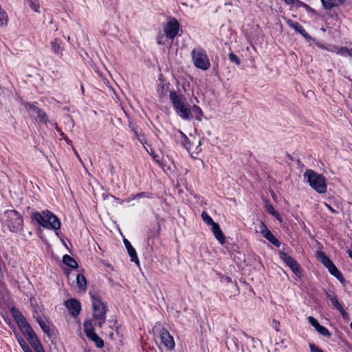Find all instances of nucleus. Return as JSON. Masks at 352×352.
Here are the masks:
<instances>
[{
    "mask_svg": "<svg viewBox=\"0 0 352 352\" xmlns=\"http://www.w3.org/2000/svg\"><path fill=\"white\" fill-rule=\"evenodd\" d=\"M154 158L155 159L156 161L159 162V159H158V157L157 155H155Z\"/></svg>",
    "mask_w": 352,
    "mask_h": 352,
    "instance_id": "nucleus-53",
    "label": "nucleus"
},
{
    "mask_svg": "<svg viewBox=\"0 0 352 352\" xmlns=\"http://www.w3.org/2000/svg\"><path fill=\"white\" fill-rule=\"evenodd\" d=\"M309 348H310L311 352H323L320 349H319L318 346H316L314 344H310Z\"/></svg>",
    "mask_w": 352,
    "mask_h": 352,
    "instance_id": "nucleus-41",
    "label": "nucleus"
},
{
    "mask_svg": "<svg viewBox=\"0 0 352 352\" xmlns=\"http://www.w3.org/2000/svg\"><path fill=\"white\" fill-rule=\"evenodd\" d=\"M17 324L19 327V328L21 329V330L25 327V326L26 325H28L29 323L28 322V321L26 320V319L24 318L23 319L19 320L17 322Z\"/></svg>",
    "mask_w": 352,
    "mask_h": 352,
    "instance_id": "nucleus-40",
    "label": "nucleus"
},
{
    "mask_svg": "<svg viewBox=\"0 0 352 352\" xmlns=\"http://www.w3.org/2000/svg\"><path fill=\"white\" fill-rule=\"evenodd\" d=\"M229 58L230 60L232 63H234L236 65H240V60L239 58L233 53H230L229 54Z\"/></svg>",
    "mask_w": 352,
    "mask_h": 352,
    "instance_id": "nucleus-37",
    "label": "nucleus"
},
{
    "mask_svg": "<svg viewBox=\"0 0 352 352\" xmlns=\"http://www.w3.org/2000/svg\"><path fill=\"white\" fill-rule=\"evenodd\" d=\"M28 340L36 352H43V349L36 335L28 338Z\"/></svg>",
    "mask_w": 352,
    "mask_h": 352,
    "instance_id": "nucleus-21",
    "label": "nucleus"
},
{
    "mask_svg": "<svg viewBox=\"0 0 352 352\" xmlns=\"http://www.w3.org/2000/svg\"><path fill=\"white\" fill-rule=\"evenodd\" d=\"M282 1H284L285 3H287L290 2L292 0H282Z\"/></svg>",
    "mask_w": 352,
    "mask_h": 352,
    "instance_id": "nucleus-52",
    "label": "nucleus"
},
{
    "mask_svg": "<svg viewBox=\"0 0 352 352\" xmlns=\"http://www.w3.org/2000/svg\"><path fill=\"white\" fill-rule=\"evenodd\" d=\"M85 333L87 338L94 341L98 348H102L104 346L103 340L95 333L93 324L91 320H86L84 324Z\"/></svg>",
    "mask_w": 352,
    "mask_h": 352,
    "instance_id": "nucleus-8",
    "label": "nucleus"
},
{
    "mask_svg": "<svg viewBox=\"0 0 352 352\" xmlns=\"http://www.w3.org/2000/svg\"><path fill=\"white\" fill-rule=\"evenodd\" d=\"M60 41L56 38L54 41L51 43V46L53 52L55 54L62 56V47L60 46Z\"/></svg>",
    "mask_w": 352,
    "mask_h": 352,
    "instance_id": "nucleus-26",
    "label": "nucleus"
},
{
    "mask_svg": "<svg viewBox=\"0 0 352 352\" xmlns=\"http://www.w3.org/2000/svg\"><path fill=\"white\" fill-rule=\"evenodd\" d=\"M193 111L197 115L201 113V109L195 105L193 107Z\"/></svg>",
    "mask_w": 352,
    "mask_h": 352,
    "instance_id": "nucleus-43",
    "label": "nucleus"
},
{
    "mask_svg": "<svg viewBox=\"0 0 352 352\" xmlns=\"http://www.w3.org/2000/svg\"><path fill=\"white\" fill-rule=\"evenodd\" d=\"M8 16L6 12L0 6V27H4L8 25Z\"/></svg>",
    "mask_w": 352,
    "mask_h": 352,
    "instance_id": "nucleus-27",
    "label": "nucleus"
},
{
    "mask_svg": "<svg viewBox=\"0 0 352 352\" xmlns=\"http://www.w3.org/2000/svg\"><path fill=\"white\" fill-rule=\"evenodd\" d=\"M318 259L327 267L329 273L338 278L339 280L342 281L343 276L342 273L338 270L336 266L333 263L330 258L322 251L317 252Z\"/></svg>",
    "mask_w": 352,
    "mask_h": 352,
    "instance_id": "nucleus-6",
    "label": "nucleus"
},
{
    "mask_svg": "<svg viewBox=\"0 0 352 352\" xmlns=\"http://www.w3.org/2000/svg\"><path fill=\"white\" fill-rule=\"evenodd\" d=\"M129 128L131 129V130L133 132L135 138H138L139 141L142 142L141 139L138 136L137 126H135L134 124H133L131 122H129Z\"/></svg>",
    "mask_w": 352,
    "mask_h": 352,
    "instance_id": "nucleus-36",
    "label": "nucleus"
},
{
    "mask_svg": "<svg viewBox=\"0 0 352 352\" xmlns=\"http://www.w3.org/2000/svg\"><path fill=\"white\" fill-rule=\"evenodd\" d=\"M170 100L177 113L183 119L192 118L190 109L186 106L183 96L176 91H170Z\"/></svg>",
    "mask_w": 352,
    "mask_h": 352,
    "instance_id": "nucleus-2",
    "label": "nucleus"
},
{
    "mask_svg": "<svg viewBox=\"0 0 352 352\" xmlns=\"http://www.w3.org/2000/svg\"><path fill=\"white\" fill-rule=\"evenodd\" d=\"M11 312L16 322L24 318V316L22 315L21 311L16 308H12Z\"/></svg>",
    "mask_w": 352,
    "mask_h": 352,
    "instance_id": "nucleus-32",
    "label": "nucleus"
},
{
    "mask_svg": "<svg viewBox=\"0 0 352 352\" xmlns=\"http://www.w3.org/2000/svg\"><path fill=\"white\" fill-rule=\"evenodd\" d=\"M124 243L125 247L128 251L129 255L131 257V260L133 262H135L136 263H138L139 260H138L135 250L133 248L131 243L127 239H124Z\"/></svg>",
    "mask_w": 352,
    "mask_h": 352,
    "instance_id": "nucleus-18",
    "label": "nucleus"
},
{
    "mask_svg": "<svg viewBox=\"0 0 352 352\" xmlns=\"http://www.w3.org/2000/svg\"><path fill=\"white\" fill-rule=\"evenodd\" d=\"M21 331L26 336L27 339L36 335L30 324L25 326V327L21 329Z\"/></svg>",
    "mask_w": 352,
    "mask_h": 352,
    "instance_id": "nucleus-28",
    "label": "nucleus"
},
{
    "mask_svg": "<svg viewBox=\"0 0 352 352\" xmlns=\"http://www.w3.org/2000/svg\"><path fill=\"white\" fill-rule=\"evenodd\" d=\"M256 232L261 233L263 236L276 247L280 245L279 241L274 236L263 222H260L255 228Z\"/></svg>",
    "mask_w": 352,
    "mask_h": 352,
    "instance_id": "nucleus-9",
    "label": "nucleus"
},
{
    "mask_svg": "<svg viewBox=\"0 0 352 352\" xmlns=\"http://www.w3.org/2000/svg\"><path fill=\"white\" fill-rule=\"evenodd\" d=\"M28 3L30 7L34 10L36 12H39V6L37 0H28Z\"/></svg>",
    "mask_w": 352,
    "mask_h": 352,
    "instance_id": "nucleus-35",
    "label": "nucleus"
},
{
    "mask_svg": "<svg viewBox=\"0 0 352 352\" xmlns=\"http://www.w3.org/2000/svg\"><path fill=\"white\" fill-rule=\"evenodd\" d=\"M160 338L163 344L168 350L171 351L175 348L173 338L167 330L163 329L160 331Z\"/></svg>",
    "mask_w": 352,
    "mask_h": 352,
    "instance_id": "nucleus-14",
    "label": "nucleus"
},
{
    "mask_svg": "<svg viewBox=\"0 0 352 352\" xmlns=\"http://www.w3.org/2000/svg\"><path fill=\"white\" fill-rule=\"evenodd\" d=\"M56 128L57 131H58L60 133V135L63 137L64 136L63 132H62L61 130L58 126H56Z\"/></svg>",
    "mask_w": 352,
    "mask_h": 352,
    "instance_id": "nucleus-46",
    "label": "nucleus"
},
{
    "mask_svg": "<svg viewBox=\"0 0 352 352\" xmlns=\"http://www.w3.org/2000/svg\"><path fill=\"white\" fill-rule=\"evenodd\" d=\"M316 331L320 335L327 338H330L331 336L330 331L325 327L322 325L318 329H316Z\"/></svg>",
    "mask_w": 352,
    "mask_h": 352,
    "instance_id": "nucleus-31",
    "label": "nucleus"
},
{
    "mask_svg": "<svg viewBox=\"0 0 352 352\" xmlns=\"http://www.w3.org/2000/svg\"><path fill=\"white\" fill-rule=\"evenodd\" d=\"M162 36H159L157 38V43L160 45L162 44Z\"/></svg>",
    "mask_w": 352,
    "mask_h": 352,
    "instance_id": "nucleus-48",
    "label": "nucleus"
},
{
    "mask_svg": "<svg viewBox=\"0 0 352 352\" xmlns=\"http://www.w3.org/2000/svg\"><path fill=\"white\" fill-rule=\"evenodd\" d=\"M170 85L169 84H162L158 86L157 94L159 96L162 98L167 96L168 93L170 94Z\"/></svg>",
    "mask_w": 352,
    "mask_h": 352,
    "instance_id": "nucleus-23",
    "label": "nucleus"
},
{
    "mask_svg": "<svg viewBox=\"0 0 352 352\" xmlns=\"http://www.w3.org/2000/svg\"><path fill=\"white\" fill-rule=\"evenodd\" d=\"M339 311V312L340 313V314L342 315V318L346 320H349V316L348 314V313L346 312V311L343 309V307H340L339 309H338Z\"/></svg>",
    "mask_w": 352,
    "mask_h": 352,
    "instance_id": "nucleus-38",
    "label": "nucleus"
},
{
    "mask_svg": "<svg viewBox=\"0 0 352 352\" xmlns=\"http://www.w3.org/2000/svg\"><path fill=\"white\" fill-rule=\"evenodd\" d=\"M305 179L309 186L319 194H324L327 192V183L325 177L317 172L307 169L304 173Z\"/></svg>",
    "mask_w": 352,
    "mask_h": 352,
    "instance_id": "nucleus-1",
    "label": "nucleus"
},
{
    "mask_svg": "<svg viewBox=\"0 0 352 352\" xmlns=\"http://www.w3.org/2000/svg\"><path fill=\"white\" fill-rule=\"evenodd\" d=\"M26 107L29 108L30 113L32 116H36V119L38 120L40 122H43L45 123L48 122L46 113L43 112L41 109L38 108L33 104H27Z\"/></svg>",
    "mask_w": 352,
    "mask_h": 352,
    "instance_id": "nucleus-16",
    "label": "nucleus"
},
{
    "mask_svg": "<svg viewBox=\"0 0 352 352\" xmlns=\"http://www.w3.org/2000/svg\"><path fill=\"white\" fill-rule=\"evenodd\" d=\"M279 256L296 276H300L299 265L293 258L283 252H279Z\"/></svg>",
    "mask_w": 352,
    "mask_h": 352,
    "instance_id": "nucleus-12",
    "label": "nucleus"
},
{
    "mask_svg": "<svg viewBox=\"0 0 352 352\" xmlns=\"http://www.w3.org/2000/svg\"><path fill=\"white\" fill-rule=\"evenodd\" d=\"M92 299V307H93V316L94 319L96 320V325L102 327L104 323L105 322L106 319V313L107 308L104 304L101 301V300L95 296L94 295L91 296Z\"/></svg>",
    "mask_w": 352,
    "mask_h": 352,
    "instance_id": "nucleus-4",
    "label": "nucleus"
},
{
    "mask_svg": "<svg viewBox=\"0 0 352 352\" xmlns=\"http://www.w3.org/2000/svg\"><path fill=\"white\" fill-rule=\"evenodd\" d=\"M273 216L280 222H282V218L280 216V214L278 213L277 211H276V212L274 214H273Z\"/></svg>",
    "mask_w": 352,
    "mask_h": 352,
    "instance_id": "nucleus-44",
    "label": "nucleus"
},
{
    "mask_svg": "<svg viewBox=\"0 0 352 352\" xmlns=\"http://www.w3.org/2000/svg\"><path fill=\"white\" fill-rule=\"evenodd\" d=\"M65 307L73 316H77L81 310V305L78 300L72 298L65 302Z\"/></svg>",
    "mask_w": 352,
    "mask_h": 352,
    "instance_id": "nucleus-15",
    "label": "nucleus"
},
{
    "mask_svg": "<svg viewBox=\"0 0 352 352\" xmlns=\"http://www.w3.org/2000/svg\"><path fill=\"white\" fill-rule=\"evenodd\" d=\"M23 351L24 352H32L29 347L25 348V350H23Z\"/></svg>",
    "mask_w": 352,
    "mask_h": 352,
    "instance_id": "nucleus-51",
    "label": "nucleus"
},
{
    "mask_svg": "<svg viewBox=\"0 0 352 352\" xmlns=\"http://www.w3.org/2000/svg\"><path fill=\"white\" fill-rule=\"evenodd\" d=\"M325 206L327 207V208L331 211L332 213H337L336 210H334L331 206H329L327 204H325Z\"/></svg>",
    "mask_w": 352,
    "mask_h": 352,
    "instance_id": "nucleus-45",
    "label": "nucleus"
},
{
    "mask_svg": "<svg viewBox=\"0 0 352 352\" xmlns=\"http://www.w3.org/2000/svg\"><path fill=\"white\" fill-rule=\"evenodd\" d=\"M179 24L175 19H171L164 27V31L167 38L173 39L178 34Z\"/></svg>",
    "mask_w": 352,
    "mask_h": 352,
    "instance_id": "nucleus-10",
    "label": "nucleus"
},
{
    "mask_svg": "<svg viewBox=\"0 0 352 352\" xmlns=\"http://www.w3.org/2000/svg\"><path fill=\"white\" fill-rule=\"evenodd\" d=\"M75 154H76V156L79 159V160L80 161V162H81V163H82V160H81V159H80V156H79V155H78V153L76 151H75Z\"/></svg>",
    "mask_w": 352,
    "mask_h": 352,
    "instance_id": "nucleus-50",
    "label": "nucleus"
},
{
    "mask_svg": "<svg viewBox=\"0 0 352 352\" xmlns=\"http://www.w3.org/2000/svg\"><path fill=\"white\" fill-rule=\"evenodd\" d=\"M221 245H223L225 243V236L221 234Z\"/></svg>",
    "mask_w": 352,
    "mask_h": 352,
    "instance_id": "nucleus-49",
    "label": "nucleus"
},
{
    "mask_svg": "<svg viewBox=\"0 0 352 352\" xmlns=\"http://www.w3.org/2000/svg\"><path fill=\"white\" fill-rule=\"evenodd\" d=\"M265 210L266 211L273 215L276 212V210L274 208L272 205L267 204L265 206Z\"/></svg>",
    "mask_w": 352,
    "mask_h": 352,
    "instance_id": "nucleus-39",
    "label": "nucleus"
},
{
    "mask_svg": "<svg viewBox=\"0 0 352 352\" xmlns=\"http://www.w3.org/2000/svg\"><path fill=\"white\" fill-rule=\"evenodd\" d=\"M195 65L201 69L206 70L210 67V63L205 52L201 48L194 49L192 52Z\"/></svg>",
    "mask_w": 352,
    "mask_h": 352,
    "instance_id": "nucleus-7",
    "label": "nucleus"
},
{
    "mask_svg": "<svg viewBox=\"0 0 352 352\" xmlns=\"http://www.w3.org/2000/svg\"><path fill=\"white\" fill-rule=\"evenodd\" d=\"M76 283L80 291L85 292L87 289V280L83 274H78L76 276Z\"/></svg>",
    "mask_w": 352,
    "mask_h": 352,
    "instance_id": "nucleus-22",
    "label": "nucleus"
},
{
    "mask_svg": "<svg viewBox=\"0 0 352 352\" xmlns=\"http://www.w3.org/2000/svg\"><path fill=\"white\" fill-rule=\"evenodd\" d=\"M37 322H38L39 326L41 327V328L42 329V330L43 331V332H45V333H47L49 336L50 334V327L41 318H37Z\"/></svg>",
    "mask_w": 352,
    "mask_h": 352,
    "instance_id": "nucleus-29",
    "label": "nucleus"
},
{
    "mask_svg": "<svg viewBox=\"0 0 352 352\" xmlns=\"http://www.w3.org/2000/svg\"><path fill=\"white\" fill-rule=\"evenodd\" d=\"M201 218L203 221L208 226H212V230L216 237V239L220 241V229L219 224L213 221L212 218L205 211L201 213Z\"/></svg>",
    "mask_w": 352,
    "mask_h": 352,
    "instance_id": "nucleus-13",
    "label": "nucleus"
},
{
    "mask_svg": "<svg viewBox=\"0 0 352 352\" xmlns=\"http://www.w3.org/2000/svg\"><path fill=\"white\" fill-rule=\"evenodd\" d=\"M63 262L64 264L73 269H76L78 267L77 262L67 254L63 256Z\"/></svg>",
    "mask_w": 352,
    "mask_h": 352,
    "instance_id": "nucleus-24",
    "label": "nucleus"
},
{
    "mask_svg": "<svg viewBox=\"0 0 352 352\" xmlns=\"http://www.w3.org/2000/svg\"><path fill=\"white\" fill-rule=\"evenodd\" d=\"M309 323L315 328V329H318L321 325L319 324L318 320L314 318L313 316H309L307 318Z\"/></svg>",
    "mask_w": 352,
    "mask_h": 352,
    "instance_id": "nucleus-34",
    "label": "nucleus"
},
{
    "mask_svg": "<svg viewBox=\"0 0 352 352\" xmlns=\"http://www.w3.org/2000/svg\"><path fill=\"white\" fill-rule=\"evenodd\" d=\"M326 296L330 300L332 305H333L337 309H339L340 307H342L340 303L337 296L333 291H327Z\"/></svg>",
    "mask_w": 352,
    "mask_h": 352,
    "instance_id": "nucleus-20",
    "label": "nucleus"
},
{
    "mask_svg": "<svg viewBox=\"0 0 352 352\" xmlns=\"http://www.w3.org/2000/svg\"><path fill=\"white\" fill-rule=\"evenodd\" d=\"M279 256L296 276H300L299 265L293 258L283 252H279Z\"/></svg>",
    "mask_w": 352,
    "mask_h": 352,
    "instance_id": "nucleus-11",
    "label": "nucleus"
},
{
    "mask_svg": "<svg viewBox=\"0 0 352 352\" xmlns=\"http://www.w3.org/2000/svg\"><path fill=\"white\" fill-rule=\"evenodd\" d=\"M34 219L44 228L56 230L60 227L59 219L49 211L43 212L42 214L36 212L34 214Z\"/></svg>",
    "mask_w": 352,
    "mask_h": 352,
    "instance_id": "nucleus-3",
    "label": "nucleus"
},
{
    "mask_svg": "<svg viewBox=\"0 0 352 352\" xmlns=\"http://www.w3.org/2000/svg\"><path fill=\"white\" fill-rule=\"evenodd\" d=\"M6 223L12 232H19L23 228L22 216L15 210H7L5 212Z\"/></svg>",
    "mask_w": 352,
    "mask_h": 352,
    "instance_id": "nucleus-5",
    "label": "nucleus"
},
{
    "mask_svg": "<svg viewBox=\"0 0 352 352\" xmlns=\"http://www.w3.org/2000/svg\"><path fill=\"white\" fill-rule=\"evenodd\" d=\"M323 7L327 10H330L334 7L342 5L345 0H320Z\"/></svg>",
    "mask_w": 352,
    "mask_h": 352,
    "instance_id": "nucleus-19",
    "label": "nucleus"
},
{
    "mask_svg": "<svg viewBox=\"0 0 352 352\" xmlns=\"http://www.w3.org/2000/svg\"><path fill=\"white\" fill-rule=\"evenodd\" d=\"M18 341L23 350H25V348H28V346L26 344L25 342L21 338H18Z\"/></svg>",
    "mask_w": 352,
    "mask_h": 352,
    "instance_id": "nucleus-42",
    "label": "nucleus"
},
{
    "mask_svg": "<svg viewBox=\"0 0 352 352\" xmlns=\"http://www.w3.org/2000/svg\"><path fill=\"white\" fill-rule=\"evenodd\" d=\"M335 52L338 55H340L341 56L352 57V48L342 47L337 48V50Z\"/></svg>",
    "mask_w": 352,
    "mask_h": 352,
    "instance_id": "nucleus-25",
    "label": "nucleus"
},
{
    "mask_svg": "<svg viewBox=\"0 0 352 352\" xmlns=\"http://www.w3.org/2000/svg\"><path fill=\"white\" fill-rule=\"evenodd\" d=\"M287 5H293L296 8L305 7L307 8L308 6L300 0H292L290 2L287 3Z\"/></svg>",
    "mask_w": 352,
    "mask_h": 352,
    "instance_id": "nucleus-33",
    "label": "nucleus"
},
{
    "mask_svg": "<svg viewBox=\"0 0 352 352\" xmlns=\"http://www.w3.org/2000/svg\"><path fill=\"white\" fill-rule=\"evenodd\" d=\"M287 23L290 28L294 29L296 32H299L305 38H310V36L309 35V34L305 31L304 28L298 23L294 21L291 19H288L287 21Z\"/></svg>",
    "mask_w": 352,
    "mask_h": 352,
    "instance_id": "nucleus-17",
    "label": "nucleus"
},
{
    "mask_svg": "<svg viewBox=\"0 0 352 352\" xmlns=\"http://www.w3.org/2000/svg\"><path fill=\"white\" fill-rule=\"evenodd\" d=\"M181 135L183 139L182 144H184V146L186 148V149L188 151H190L192 149V145L190 142L189 139L182 133H181Z\"/></svg>",
    "mask_w": 352,
    "mask_h": 352,
    "instance_id": "nucleus-30",
    "label": "nucleus"
},
{
    "mask_svg": "<svg viewBox=\"0 0 352 352\" xmlns=\"http://www.w3.org/2000/svg\"><path fill=\"white\" fill-rule=\"evenodd\" d=\"M225 279H226L228 282H229V281H230V278H228V277H226V278H225Z\"/></svg>",
    "mask_w": 352,
    "mask_h": 352,
    "instance_id": "nucleus-54",
    "label": "nucleus"
},
{
    "mask_svg": "<svg viewBox=\"0 0 352 352\" xmlns=\"http://www.w3.org/2000/svg\"><path fill=\"white\" fill-rule=\"evenodd\" d=\"M144 192L138 193V194H137V195H135V197H137V198H140V197H143V196H144Z\"/></svg>",
    "mask_w": 352,
    "mask_h": 352,
    "instance_id": "nucleus-47",
    "label": "nucleus"
}]
</instances>
